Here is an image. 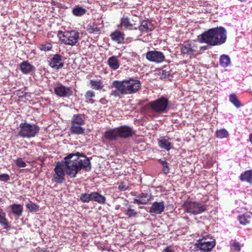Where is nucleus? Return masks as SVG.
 I'll list each match as a JSON object with an SVG mask.
<instances>
[{"label":"nucleus","instance_id":"b1692460","mask_svg":"<svg viewBox=\"0 0 252 252\" xmlns=\"http://www.w3.org/2000/svg\"><path fill=\"white\" fill-rule=\"evenodd\" d=\"M85 121V117L84 115L76 114L74 115L71 121V124H75L77 125H84Z\"/></svg>","mask_w":252,"mask_h":252},{"label":"nucleus","instance_id":"3c124183","mask_svg":"<svg viewBox=\"0 0 252 252\" xmlns=\"http://www.w3.org/2000/svg\"><path fill=\"white\" fill-rule=\"evenodd\" d=\"M249 140L252 144V133H251L249 135Z\"/></svg>","mask_w":252,"mask_h":252},{"label":"nucleus","instance_id":"393cba45","mask_svg":"<svg viewBox=\"0 0 252 252\" xmlns=\"http://www.w3.org/2000/svg\"><path fill=\"white\" fill-rule=\"evenodd\" d=\"M92 201L103 204L105 203L106 197L97 192H92Z\"/></svg>","mask_w":252,"mask_h":252},{"label":"nucleus","instance_id":"9d476101","mask_svg":"<svg viewBox=\"0 0 252 252\" xmlns=\"http://www.w3.org/2000/svg\"><path fill=\"white\" fill-rule=\"evenodd\" d=\"M146 58L148 61L156 63H161L165 59L163 54L157 50L148 52L146 54Z\"/></svg>","mask_w":252,"mask_h":252},{"label":"nucleus","instance_id":"8fccbe9b","mask_svg":"<svg viewBox=\"0 0 252 252\" xmlns=\"http://www.w3.org/2000/svg\"><path fill=\"white\" fill-rule=\"evenodd\" d=\"M158 161L162 165V166L163 164H165V163L166 162V161L165 160H162L161 159H159L158 160Z\"/></svg>","mask_w":252,"mask_h":252},{"label":"nucleus","instance_id":"6ab92c4d","mask_svg":"<svg viewBox=\"0 0 252 252\" xmlns=\"http://www.w3.org/2000/svg\"><path fill=\"white\" fill-rule=\"evenodd\" d=\"M20 69L24 74H28L34 70L35 68L33 65L28 61H24L20 63Z\"/></svg>","mask_w":252,"mask_h":252},{"label":"nucleus","instance_id":"dca6fc26","mask_svg":"<svg viewBox=\"0 0 252 252\" xmlns=\"http://www.w3.org/2000/svg\"><path fill=\"white\" fill-rule=\"evenodd\" d=\"M111 39L118 44H122L125 39V34L119 30H116L110 35Z\"/></svg>","mask_w":252,"mask_h":252},{"label":"nucleus","instance_id":"a19ab883","mask_svg":"<svg viewBox=\"0 0 252 252\" xmlns=\"http://www.w3.org/2000/svg\"><path fill=\"white\" fill-rule=\"evenodd\" d=\"M227 32L226 30L221 27V44L224 43L227 38Z\"/></svg>","mask_w":252,"mask_h":252},{"label":"nucleus","instance_id":"7c9ffc66","mask_svg":"<svg viewBox=\"0 0 252 252\" xmlns=\"http://www.w3.org/2000/svg\"><path fill=\"white\" fill-rule=\"evenodd\" d=\"M87 32L90 33L98 34L101 32L100 28L95 24H90L87 27Z\"/></svg>","mask_w":252,"mask_h":252},{"label":"nucleus","instance_id":"9b49d317","mask_svg":"<svg viewBox=\"0 0 252 252\" xmlns=\"http://www.w3.org/2000/svg\"><path fill=\"white\" fill-rule=\"evenodd\" d=\"M55 94L59 97H69L73 95V91L70 87L59 84L54 88Z\"/></svg>","mask_w":252,"mask_h":252},{"label":"nucleus","instance_id":"37998d69","mask_svg":"<svg viewBox=\"0 0 252 252\" xmlns=\"http://www.w3.org/2000/svg\"><path fill=\"white\" fill-rule=\"evenodd\" d=\"M10 179V177L7 174H0V181L1 182H7Z\"/></svg>","mask_w":252,"mask_h":252},{"label":"nucleus","instance_id":"4468645a","mask_svg":"<svg viewBox=\"0 0 252 252\" xmlns=\"http://www.w3.org/2000/svg\"><path fill=\"white\" fill-rule=\"evenodd\" d=\"M164 204L163 201L155 202L150 208L149 213L151 214L153 213L156 214H160L164 210Z\"/></svg>","mask_w":252,"mask_h":252},{"label":"nucleus","instance_id":"864d4df0","mask_svg":"<svg viewBox=\"0 0 252 252\" xmlns=\"http://www.w3.org/2000/svg\"><path fill=\"white\" fill-rule=\"evenodd\" d=\"M120 206H118L116 207V209H118L119 208Z\"/></svg>","mask_w":252,"mask_h":252},{"label":"nucleus","instance_id":"f8f14e48","mask_svg":"<svg viewBox=\"0 0 252 252\" xmlns=\"http://www.w3.org/2000/svg\"><path fill=\"white\" fill-rule=\"evenodd\" d=\"M64 64V57L58 54L53 55L49 61V65L54 69L59 70Z\"/></svg>","mask_w":252,"mask_h":252},{"label":"nucleus","instance_id":"cd10ccee","mask_svg":"<svg viewBox=\"0 0 252 252\" xmlns=\"http://www.w3.org/2000/svg\"><path fill=\"white\" fill-rule=\"evenodd\" d=\"M0 224L4 229H8L10 228V226L8 224V221L5 218V214L1 208H0Z\"/></svg>","mask_w":252,"mask_h":252},{"label":"nucleus","instance_id":"f257e3e1","mask_svg":"<svg viewBox=\"0 0 252 252\" xmlns=\"http://www.w3.org/2000/svg\"><path fill=\"white\" fill-rule=\"evenodd\" d=\"M82 169L89 171L91 169V163L88 158L79 153H71L63 158V161L57 163L53 181L57 184H62L65 180V173L71 178H75Z\"/></svg>","mask_w":252,"mask_h":252},{"label":"nucleus","instance_id":"4c0bfd02","mask_svg":"<svg viewBox=\"0 0 252 252\" xmlns=\"http://www.w3.org/2000/svg\"><path fill=\"white\" fill-rule=\"evenodd\" d=\"M52 48V45L50 43H47L44 44H42L40 46V49L44 51H49Z\"/></svg>","mask_w":252,"mask_h":252},{"label":"nucleus","instance_id":"1a4fd4ad","mask_svg":"<svg viewBox=\"0 0 252 252\" xmlns=\"http://www.w3.org/2000/svg\"><path fill=\"white\" fill-rule=\"evenodd\" d=\"M181 52L182 54L189 55L198 54V44L194 41L185 43L181 47Z\"/></svg>","mask_w":252,"mask_h":252},{"label":"nucleus","instance_id":"a211bd4d","mask_svg":"<svg viewBox=\"0 0 252 252\" xmlns=\"http://www.w3.org/2000/svg\"><path fill=\"white\" fill-rule=\"evenodd\" d=\"M151 199L150 194L147 193H142L134 199V203L138 204H145Z\"/></svg>","mask_w":252,"mask_h":252},{"label":"nucleus","instance_id":"c9c22d12","mask_svg":"<svg viewBox=\"0 0 252 252\" xmlns=\"http://www.w3.org/2000/svg\"><path fill=\"white\" fill-rule=\"evenodd\" d=\"M92 192L90 193H84L80 195V199L83 202H89L92 201Z\"/></svg>","mask_w":252,"mask_h":252},{"label":"nucleus","instance_id":"e433bc0d","mask_svg":"<svg viewBox=\"0 0 252 252\" xmlns=\"http://www.w3.org/2000/svg\"><path fill=\"white\" fill-rule=\"evenodd\" d=\"M26 207L27 209L29 210V211L32 212H36L38 210L39 207L34 203H28L26 205Z\"/></svg>","mask_w":252,"mask_h":252},{"label":"nucleus","instance_id":"a18cd8bd","mask_svg":"<svg viewBox=\"0 0 252 252\" xmlns=\"http://www.w3.org/2000/svg\"><path fill=\"white\" fill-rule=\"evenodd\" d=\"M128 187L127 185L124 184V183H121L118 186V189L121 191H125L127 189Z\"/></svg>","mask_w":252,"mask_h":252},{"label":"nucleus","instance_id":"ddd939ff","mask_svg":"<svg viewBox=\"0 0 252 252\" xmlns=\"http://www.w3.org/2000/svg\"><path fill=\"white\" fill-rule=\"evenodd\" d=\"M117 129L119 136L121 138H126L132 136L134 133L133 129L127 126H121Z\"/></svg>","mask_w":252,"mask_h":252},{"label":"nucleus","instance_id":"72a5a7b5","mask_svg":"<svg viewBox=\"0 0 252 252\" xmlns=\"http://www.w3.org/2000/svg\"><path fill=\"white\" fill-rule=\"evenodd\" d=\"M229 101L232 103L236 108H240L241 106V103L238 99L236 95L234 94H230L229 95Z\"/></svg>","mask_w":252,"mask_h":252},{"label":"nucleus","instance_id":"39448f33","mask_svg":"<svg viewBox=\"0 0 252 252\" xmlns=\"http://www.w3.org/2000/svg\"><path fill=\"white\" fill-rule=\"evenodd\" d=\"M62 42L65 45L74 46L78 41L79 33L76 30L68 31L65 32H60L58 34Z\"/></svg>","mask_w":252,"mask_h":252},{"label":"nucleus","instance_id":"c03bdc74","mask_svg":"<svg viewBox=\"0 0 252 252\" xmlns=\"http://www.w3.org/2000/svg\"><path fill=\"white\" fill-rule=\"evenodd\" d=\"M169 164L166 162L165 164H163V172L165 174H167L169 172Z\"/></svg>","mask_w":252,"mask_h":252},{"label":"nucleus","instance_id":"de8ad7c7","mask_svg":"<svg viewBox=\"0 0 252 252\" xmlns=\"http://www.w3.org/2000/svg\"><path fill=\"white\" fill-rule=\"evenodd\" d=\"M210 45H207V46H200V47H198V50H199V52L201 50H207L209 46Z\"/></svg>","mask_w":252,"mask_h":252},{"label":"nucleus","instance_id":"09e8293b","mask_svg":"<svg viewBox=\"0 0 252 252\" xmlns=\"http://www.w3.org/2000/svg\"><path fill=\"white\" fill-rule=\"evenodd\" d=\"M163 252H174L170 247H167L164 250Z\"/></svg>","mask_w":252,"mask_h":252},{"label":"nucleus","instance_id":"4be33fe9","mask_svg":"<svg viewBox=\"0 0 252 252\" xmlns=\"http://www.w3.org/2000/svg\"><path fill=\"white\" fill-rule=\"evenodd\" d=\"M239 179L242 182L252 183V170H248L241 174Z\"/></svg>","mask_w":252,"mask_h":252},{"label":"nucleus","instance_id":"58836bf2","mask_svg":"<svg viewBox=\"0 0 252 252\" xmlns=\"http://www.w3.org/2000/svg\"><path fill=\"white\" fill-rule=\"evenodd\" d=\"M15 163L19 167H25L27 165L26 162L21 158H18L15 160Z\"/></svg>","mask_w":252,"mask_h":252},{"label":"nucleus","instance_id":"c756f323","mask_svg":"<svg viewBox=\"0 0 252 252\" xmlns=\"http://www.w3.org/2000/svg\"><path fill=\"white\" fill-rule=\"evenodd\" d=\"M86 12L87 10L86 9L78 6H76L72 9L73 14L74 16L78 17L84 15Z\"/></svg>","mask_w":252,"mask_h":252},{"label":"nucleus","instance_id":"f704fd0d","mask_svg":"<svg viewBox=\"0 0 252 252\" xmlns=\"http://www.w3.org/2000/svg\"><path fill=\"white\" fill-rule=\"evenodd\" d=\"M250 216L247 214H244L238 216V220L240 223L243 225H246L250 222Z\"/></svg>","mask_w":252,"mask_h":252},{"label":"nucleus","instance_id":"49530a36","mask_svg":"<svg viewBox=\"0 0 252 252\" xmlns=\"http://www.w3.org/2000/svg\"><path fill=\"white\" fill-rule=\"evenodd\" d=\"M228 136V132L225 129H221V138H227Z\"/></svg>","mask_w":252,"mask_h":252},{"label":"nucleus","instance_id":"5701e85b","mask_svg":"<svg viewBox=\"0 0 252 252\" xmlns=\"http://www.w3.org/2000/svg\"><path fill=\"white\" fill-rule=\"evenodd\" d=\"M107 63L109 67L113 70L117 69L120 66V63L118 59V57L115 56L109 58L107 60Z\"/></svg>","mask_w":252,"mask_h":252},{"label":"nucleus","instance_id":"7ed1b4c3","mask_svg":"<svg viewBox=\"0 0 252 252\" xmlns=\"http://www.w3.org/2000/svg\"><path fill=\"white\" fill-rule=\"evenodd\" d=\"M220 27L211 29L200 35V43H205L210 46H216L220 42Z\"/></svg>","mask_w":252,"mask_h":252},{"label":"nucleus","instance_id":"79ce46f5","mask_svg":"<svg viewBox=\"0 0 252 252\" xmlns=\"http://www.w3.org/2000/svg\"><path fill=\"white\" fill-rule=\"evenodd\" d=\"M95 94L94 92L93 91H88L85 94V97L87 99H89L91 100L92 98L94 97Z\"/></svg>","mask_w":252,"mask_h":252},{"label":"nucleus","instance_id":"aec40b11","mask_svg":"<svg viewBox=\"0 0 252 252\" xmlns=\"http://www.w3.org/2000/svg\"><path fill=\"white\" fill-rule=\"evenodd\" d=\"M170 138L165 137H160L158 139V144L159 147L169 151L171 149V144L169 141Z\"/></svg>","mask_w":252,"mask_h":252},{"label":"nucleus","instance_id":"412c9836","mask_svg":"<svg viewBox=\"0 0 252 252\" xmlns=\"http://www.w3.org/2000/svg\"><path fill=\"white\" fill-rule=\"evenodd\" d=\"M69 130L72 134L82 135L85 133V129L82 127V125L71 124Z\"/></svg>","mask_w":252,"mask_h":252},{"label":"nucleus","instance_id":"c85d7f7f","mask_svg":"<svg viewBox=\"0 0 252 252\" xmlns=\"http://www.w3.org/2000/svg\"><path fill=\"white\" fill-rule=\"evenodd\" d=\"M121 26L122 27H124L126 29L129 30H133L132 28L133 25L130 22L129 18L127 17L123 16L121 19Z\"/></svg>","mask_w":252,"mask_h":252},{"label":"nucleus","instance_id":"2f4dec72","mask_svg":"<svg viewBox=\"0 0 252 252\" xmlns=\"http://www.w3.org/2000/svg\"><path fill=\"white\" fill-rule=\"evenodd\" d=\"M90 84L92 89L96 90H101L103 87L102 83L100 80H91L90 81Z\"/></svg>","mask_w":252,"mask_h":252},{"label":"nucleus","instance_id":"473e14b6","mask_svg":"<svg viewBox=\"0 0 252 252\" xmlns=\"http://www.w3.org/2000/svg\"><path fill=\"white\" fill-rule=\"evenodd\" d=\"M231 64L230 57L227 55H221V67L230 66Z\"/></svg>","mask_w":252,"mask_h":252},{"label":"nucleus","instance_id":"423d86ee","mask_svg":"<svg viewBox=\"0 0 252 252\" xmlns=\"http://www.w3.org/2000/svg\"><path fill=\"white\" fill-rule=\"evenodd\" d=\"M215 240L212 237L207 235L203 236L202 239L197 240L195 244L196 248L205 252H210L215 246Z\"/></svg>","mask_w":252,"mask_h":252},{"label":"nucleus","instance_id":"bb28decb","mask_svg":"<svg viewBox=\"0 0 252 252\" xmlns=\"http://www.w3.org/2000/svg\"><path fill=\"white\" fill-rule=\"evenodd\" d=\"M9 207L14 215L19 217L22 215L23 208L21 205L14 204L10 205Z\"/></svg>","mask_w":252,"mask_h":252},{"label":"nucleus","instance_id":"5fc2aeb1","mask_svg":"<svg viewBox=\"0 0 252 252\" xmlns=\"http://www.w3.org/2000/svg\"><path fill=\"white\" fill-rule=\"evenodd\" d=\"M228 71V70H227V69H225V70H224V71Z\"/></svg>","mask_w":252,"mask_h":252},{"label":"nucleus","instance_id":"2eb2a0df","mask_svg":"<svg viewBox=\"0 0 252 252\" xmlns=\"http://www.w3.org/2000/svg\"><path fill=\"white\" fill-rule=\"evenodd\" d=\"M137 29L141 32H148L154 29V27L151 22L148 20H143L140 22V25L138 28L135 27L134 30Z\"/></svg>","mask_w":252,"mask_h":252},{"label":"nucleus","instance_id":"ea45409f","mask_svg":"<svg viewBox=\"0 0 252 252\" xmlns=\"http://www.w3.org/2000/svg\"><path fill=\"white\" fill-rule=\"evenodd\" d=\"M241 247L240 243L238 242H235L232 244L231 250L239 252L241 251Z\"/></svg>","mask_w":252,"mask_h":252},{"label":"nucleus","instance_id":"0eeeda50","mask_svg":"<svg viewBox=\"0 0 252 252\" xmlns=\"http://www.w3.org/2000/svg\"><path fill=\"white\" fill-rule=\"evenodd\" d=\"M168 105V99L164 96L152 101L149 103L150 108L155 112L158 114L164 113L166 112Z\"/></svg>","mask_w":252,"mask_h":252},{"label":"nucleus","instance_id":"20e7f679","mask_svg":"<svg viewBox=\"0 0 252 252\" xmlns=\"http://www.w3.org/2000/svg\"><path fill=\"white\" fill-rule=\"evenodd\" d=\"M39 127L33 124L22 123L19 125L18 135L23 138L34 137L39 131Z\"/></svg>","mask_w":252,"mask_h":252},{"label":"nucleus","instance_id":"f3484780","mask_svg":"<svg viewBox=\"0 0 252 252\" xmlns=\"http://www.w3.org/2000/svg\"><path fill=\"white\" fill-rule=\"evenodd\" d=\"M119 136L117 127L109 129L106 131L104 134V137L110 141L115 140Z\"/></svg>","mask_w":252,"mask_h":252},{"label":"nucleus","instance_id":"a878e982","mask_svg":"<svg viewBox=\"0 0 252 252\" xmlns=\"http://www.w3.org/2000/svg\"><path fill=\"white\" fill-rule=\"evenodd\" d=\"M124 205L127 207V209L125 210V214L127 216L128 218H132L135 217L137 213L136 211L132 208L131 206H130L129 204L128 201H126Z\"/></svg>","mask_w":252,"mask_h":252},{"label":"nucleus","instance_id":"603ef678","mask_svg":"<svg viewBox=\"0 0 252 252\" xmlns=\"http://www.w3.org/2000/svg\"><path fill=\"white\" fill-rule=\"evenodd\" d=\"M217 135L218 137H219L220 135V130L217 131Z\"/></svg>","mask_w":252,"mask_h":252},{"label":"nucleus","instance_id":"f03ea898","mask_svg":"<svg viewBox=\"0 0 252 252\" xmlns=\"http://www.w3.org/2000/svg\"><path fill=\"white\" fill-rule=\"evenodd\" d=\"M110 95L119 98H122L125 95L133 94L141 88L139 80L132 78L122 81L114 80L112 84Z\"/></svg>","mask_w":252,"mask_h":252},{"label":"nucleus","instance_id":"6e6552de","mask_svg":"<svg viewBox=\"0 0 252 252\" xmlns=\"http://www.w3.org/2000/svg\"><path fill=\"white\" fill-rule=\"evenodd\" d=\"M185 211L189 214L198 215L205 212L206 207L205 205L195 201H186L184 204Z\"/></svg>","mask_w":252,"mask_h":252}]
</instances>
